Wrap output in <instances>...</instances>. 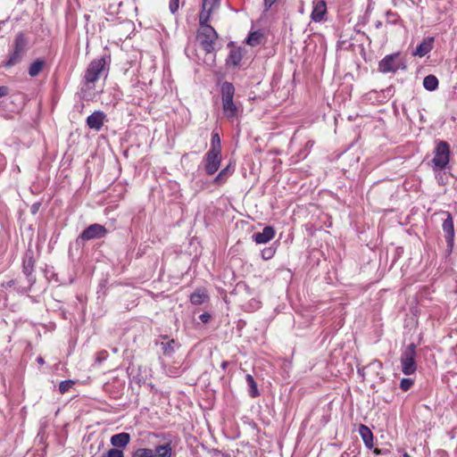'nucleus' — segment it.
Segmentation results:
<instances>
[{"mask_svg":"<svg viewBox=\"0 0 457 457\" xmlns=\"http://www.w3.org/2000/svg\"><path fill=\"white\" fill-rule=\"evenodd\" d=\"M29 49V38L23 32H19L12 42V50L3 66L9 69L21 62Z\"/></svg>","mask_w":457,"mask_h":457,"instance_id":"f257e3e1","label":"nucleus"},{"mask_svg":"<svg viewBox=\"0 0 457 457\" xmlns=\"http://www.w3.org/2000/svg\"><path fill=\"white\" fill-rule=\"evenodd\" d=\"M221 100L224 115L228 120H233L237 116L238 107L235 104L233 98L235 95V87L232 83L225 81L221 84Z\"/></svg>","mask_w":457,"mask_h":457,"instance_id":"f03ea898","label":"nucleus"},{"mask_svg":"<svg viewBox=\"0 0 457 457\" xmlns=\"http://www.w3.org/2000/svg\"><path fill=\"white\" fill-rule=\"evenodd\" d=\"M217 38L218 33L214 28L209 24V22L200 24V29L197 32V40L206 53L209 54L214 51V45Z\"/></svg>","mask_w":457,"mask_h":457,"instance_id":"7ed1b4c3","label":"nucleus"},{"mask_svg":"<svg viewBox=\"0 0 457 457\" xmlns=\"http://www.w3.org/2000/svg\"><path fill=\"white\" fill-rule=\"evenodd\" d=\"M434 157L432 162L435 168L438 170H445L450 162V145L446 141H436V147L434 149Z\"/></svg>","mask_w":457,"mask_h":457,"instance_id":"20e7f679","label":"nucleus"},{"mask_svg":"<svg viewBox=\"0 0 457 457\" xmlns=\"http://www.w3.org/2000/svg\"><path fill=\"white\" fill-rule=\"evenodd\" d=\"M105 67L106 60L104 57L91 61L84 75L86 85L89 86L90 84H95L100 79L102 73L105 70Z\"/></svg>","mask_w":457,"mask_h":457,"instance_id":"39448f33","label":"nucleus"},{"mask_svg":"<svg viewBox=\"0 0 457 457\" xmlns=\"http://www.w3.org/2000/svg\"><path fill=\"white\" fill-rule=\"evenodd\" d=\"M416 357V345L411 343L403 352L401 355L402 371L404 375L414 374L417 370V364L415 362Z\"/></svg>","mask_w":457,"mask_h":457,"instance_id":"423d86ee","label":"nucleus"},{"mask_svg":"<svg viewBox=\"0 0 457 457\" xmlns=\"http://www.w3.org/2000/svg\"><path fill=\"white\" fill-rule=\"evenodd\" d=\"M221 152L209 150L204 156V170L208 175H213L221 163Z\"/></svg>","mask_w":457,"mask_h":457,"instance_id":"0eeeda50","label":"nucleus"},{"mask_svg":"<svg viewBox=\"0 0 457 457\" xmlns=\"http://www.w3.org/2000/svg\"><path fill=\"white\" fill-rule=\"evenodd\" d=\"M108 231L104 226L95 223L88 226L82 231L79 237L83 241H88L96 238H102L107 235Z\"/></svg>","mask_w":457,"mask_h":457,"instance_id":"6e6552de","label":"nucleus"},{"mask_svg":"<svg viewBox=\"0 0 457 457\" xmlns=\"http://www.w3.org/2000/svg\"><path fill=\"white\" fill-rule=\"evenodd\" d=\"M220 6V0H202V9L199 13V24L210 21L212 12Z\"/></svg>","mask_w":457,"mask_h":457,"instance_id":"1a4fd4ad","label":"nucleus"},{"mask_svg":"<svg viewBox=\"0 0 457 457\" xmlns=\"http://www.w3.org/2000/svg\"><path fill=\"white\" fill-rule=\"evenodd\" d=\"M399 54V53H395L386 55L378 63L379 71L384 73L395 72L400 67V63L397 62Z\"/></svg>","mask_w":457,"mask_h":457,"instance_id":"9d476101","label":"nucleus"},{"mask_svg":"<svg viewBox=\"0 0 457 457\" xmlns=\"http://www.w3.org/2000/svg\"><path fill=\"white\" fill-rule=\"evenodd\" d=\"M383 363L378 360H374L370 362L367 366L362 369V377L365 379V377H369L370 379L378 378L379 380L383 379Z\"/></svg>","mask_w":457,"mask_h":457,"instance_id":"9b49d317","label":"nucleus"},{"mask_svg":"<svg viewBox=\"0 0 457 457\" xmlns=\"http://www.w3.org/2000/svg\"><path fill=\"white\" fill-rule=\"evenodd\" d=\"M445 214L446 219L443 222L442 228L443 231L445 232L447 245L453 247L454 240L453 219L450 212H446Z\"/></svg>","mask_w":457,"mask_h":457,"instance_id":"f8f14e48","label":"nucleus"},{"mask_svg":"<svg viewBox=\"0 0 457 457\" xmlns=\"http://www.w3.org/2000/svg\"><path fill=\"white\" fill-rule=\"evenodd\" d=\"M327 14V4L324 0L313 1L311 19L314 22H320L325 19Z\"/></svg>","mask_w":457,"mask_h":457,"instance_id":"ddd939ff","label":"nucleus"},{"mask_svg":"<svg viewBox=\"0 0 457 457\" xmlns=\"http://www.w3.org/2000/svg\"><path fill=\"white\" fill-rule=\"evenodd\" d=\"M106 115L102 111H96L87 118V125L89 129L99 131L105 120Z\"/></svg>","mask_w":457,"mask_h":457,"instance_id":"4468645a","label":"nucleus"},{"mask_svg":"<svg viewBox=\"0 0 457 457\" xmlns=\"http://www.w3.org/2000/svg\"><path fill=\"white\" fill-rule=\"evenodd\" d=\"M276 231L271 226H266L262 232L253 235V240L256 244H266L274 238Z\"/></svg>","mask_w":457,"mask_h":457,"instance_id":"2eb2a0df","label":"nucleus"},{"mask_svg":"<svg viewBox=\"0 0 457 457\" xmlns=\"http://www.w3.org/2000/svg\"><path fill=\"white\" fill-rule=\"evenodd\" d=\"M358 432L368 449L374 447V436L372 431L364 424H361L358 428Z\"/></svg>","mask_w":457,"mask_h":457,"instance_id":"dca6fc26","label":"nucleus"},{"mask_svg":"<svg viewBox=\"0 0 457 457\" xmlns=\"http://www.w3.org/2000/svg\"><path fill=\"white\" fill-rule=\"evenodd\" d=\"M434 37H427L416 47L414 55L423 57L433 49Z\"/></svg>","mask_w":457,"mask_h":457,"instance_id":"f3484780","label":"nucleus"},{"mask_svg":"<svg viewBox=\"0 0 457 457\" xmlns=\"http://www.w3.org/2000/svg\"><path fill=\"white\" fill-rule=\"evenodd\" d=\"M164 341L161 343L162 353L164 355H171L175 353V348L179 346V344L174 339H169V337L164 335L161 337Z\"/></svg>","mask_w":457,"mask_h":457,"instance_id":"a211bd4d","label":"nucleus"},{"mask_svg":"<svg viewBox=\"0 0 457 457\" xmlns=\"http://www.w3.org/2000/svg\"><path fill=\"white\" fill-rule=\"evenodd\" d=\"M130 441V436L128 433L122 432L113 435L111 437V444L117 448H125Z\"/></svg>","mask_w":457,"mask_h":457,"instance_id":"6ab92c4d","label":"nucleus"},{"mask_svg":"<svg viewBox=\"0 0 457 457\" xmlns=\"http://www.w3.org/2000/svg\"><path fill=\"white\" fill-rule=\"evenodd\" d=\"M234 172V167L232 163L229 162L224 169H222L219 174L215 177L213 182L217 185L224 184L229 176H231Z\"/></svg>","mask_w":457,"mask_h":457,"instance_id":"aec40b11","label":"nucleus"},{"mask_svg":"<svg viewBox=\"0 0 457 457\" xmlns=\"http://www.w3.org/2000/svg\"><path fill=\"white\" fill-rule=\"evenodd\" d=\"M243 58L241 48H233L230 50L229 55L227 59V64L237 67Z\"/></svg>","mask_w":457,"mask_h":457,"instance_id":"412c9836","label":"nucleus"},{"mask_svg":"<svg viewBox=\"0 0 457 457\" xmlns=\"http://www.w3.org/2000/svg\"><path fill=\"white\" fill-rule=\"evenodd\" d=\"M208 298V295L206 294V290L204 288H197L194 293L190 295V302L194 305L202 304Z\"/></svg>","mask_w":457,"mask_h":457,"instance_id":"4be33fe9","label":"nucleus"},{"mask_svg":"<svg viewBox=\"0 0 457 457\" xmlns=\"http://www.w3.org/2000/svg\"><path fill=\"white\" fill-rule=\"evenodd\" d=\"M154 457H171L172 456V447L171 442H168L162 445H157L154 450Z\"/></svg>","mask_w":457,"mask_h":457,"instance_id":"5701e85b","label":"nucleus"},{"mask_svg":"<svg viewBox=\"0 0 457 457\" xmlns=\"http://www.w3.org/2000/svg\"><path fill=\"white\" fill-rule=\"evenodd\" d=\"M46 66V62L43 59H37L30 63L28 69L29 75L32 78L37 77Z\"/></svg>","mask_w":457,"mask_h":457,"instance_id":"b1692460","label":"nucleus"},{"mask_svg":"<svg viewBox=\"0 0 457 457\" xmlns=\"http://www.w3.org/2000/svg\"><path fill=\"white\" fill-rule=\"evenodd\" d=\"M246 383L249 386L248 394L252 398H256L260 395L257 384L251 374H247L245 377Z\"/></svg>","mask_w":457,"mask_h":457,"instance_id":"393cba45","label":"nucleus"},{"mask_svg":"<svg viewBox=\"0 0 457 457\" xmlns=\"http://www.w3.org/2000/svg\"><path fill=\"white\" fill-rule=\"evenodd\" d=\"M423 86L428 91H434L438 87V79L435 75H428L423 79Z\"/></svg>","mask_w":457,"mask_h":457,"instance_id":"a878e982","label":"nucleus"},{"mask_svg":"<svg viewBox=\"0 0 457 457\" xmlns=\"http://www.w3.org/2000/svg\"><path fill=\"white\" fill-rule=\"evenodd\" d=\"M263 37V35L260 31H253L251 32L247 38H246V44L251 46H256L262 43V39Z\"/></svg>","mask_w":457,"mask_h":457,"instance_id":"bb28decb","label":"nucleus"},{"mask_svg":"<svg viewBox=\"0 0 457 457\" xmlns=\"http://www.w3.org/2000/svg\"><path fill=\"white\" fill-rule=\"evenodd\" d=\"M386 21L387 24L390 25H396V24H403V20L401 19L400 15L397 12L387 11L386 12Z\"/></svg>","mask_w":457,"mask_h":457,"instance_id":"cd10ccee","label":"nucleus"},{"mask_svg":"<svg viewBox=\"0 0 457 457\" xmlns=\"http://www.w3.org/2000/svg\"><path fill=\"white\" fill-rule=\"evenodd\" d=\"M209 150L221 152V141L218 132H212L211 139V148Z\"/></svg>","mask_w":457,"mask_h":457,"instance_id":"c85d7f7f","label":"nucleus"},{"mask_svg":"<svg viewBox=\"0 0 457 457\" xmlns=\"http://www.w3.org/2000/svg\"><path fill=\"white\" fill-rule=\"evenodd\" d=\"M35 261L32 256L24 260L23 262V272L27 277L31 276L34 271Z\"/></svg>","mask_w":457,"mask_h":457,"instance_id":"c756f323","label":"nucleus"},{"mask_svg":"<svg viewBox=\"0 0 457 457\" xmlns=\"http://www.w3.org/2000/svg\"><path fill=\"white\" fill-rule=\"evenodd\" d=\"M132 457H154V450L150 448H138L133 453Z\"/></svg>","mask_w":457,"mask_h":457,"instance_id":"7c9ffc66","label":"nucleus"},{"mask_svg":"<svg viewBox=\"0 0 457 457\" xmlns=\"http://www.w3.org/2000/svg\"><path fill=\"white\" fill-rule=\"evenodd\" d=\"M75 385V381L71 379L63 380L59 384V392L61 395H64L69 392L70 389Z\"/></svg>","mask_w":457,"mask_h":457,"instance_id":"2f4dec72","label":"nucleus"},{"mask_svg":"<svg viewBox=\"0 0 457 457\" xmlns=\"http://www.w3.org/2000/svg\"><path fill=\"white\" fill-rule=\"evenodd\" d=\"M414 382L412 379L411 378H403L400 382V388L406 392L408 391L412 386H413Z\"/></svg>","mask_w":457,"mask_h":457,"instance_id":"473e14b6","label":"nucleus"},{"mask_svg":"<svg viewBox=\"0 0 457 457\" xmlns=\"http://www.w3.org/2000/svg\"><path fill=\"white\" fill-rule=\"evenodd\" d=\"M274 254H275V249L272 247H267L262 251V256L264 260L271 259L274 256Z\"/></svg>","mask_w":457,"mask_h":457,"instance_id":"72a5a7b5","label":"nucleus"},{"mask_svg":"<svg viewBox=\"0 0 457 457\" xmlns=\"http://www.w3.org/2000/svg\"><path fill=\"white\" fill-rule=\"evenodd\" d=\"M105 457H124V453L120 449L112 448L107 452Z\"/></svg>","mask_w":457,"mask_h":457,"instance_id":"f704fd0d","label":"nucleus"},{"mask_svg":"<svg viewBox=\"0 0 457 457\" xmlns=\"http://www.w3.org/2000/svg\"><path fill=\"white\" fill-rule=\"evenodd\" d=\"M179 2V0H170V1L169 8L172 13H175L178 11Z\"/></svg>","mask_w":457,"mask_h":457,"instance_id":"c9c22d12","label":"nucleus"},{"mask_svg":"<svg viewBox=\"0 0 457 457\" xmlns=\"http://www.w3.org/2000/svg\"><path fill=\"white\" fill-rule=\"evenodd\" d=\"M277 2V0H263V6L265 11L270 9V7Z\"/></svg>","mask_w":457,"mask_h":457,"instance_id":"e433bc0d","label":"nucleus"},{"mask_svg":"<svg viewBox=\"0 0 457 457\" xmlns=\"http://www.w3.org/2000/svg\"><path fill=\"white\" fill-rule=\"evenodd\" d=\"M199 320L203 323H207L211 320V315L208 312H204L199 316Z\"/></svg>","mask_w":457,"mask_h":457,"instance_id":"4c0bfd02","label":"nucleus"},{"mask_svg":"<svg viewBox=\"0 0 457 457\" xmlns=\"http://www.w3.org/2000/svg\"><path fill=\"white\" fill-rule=\"evenodd\" d=\"M8 95V88L4 86H0V97L5 96Z\"/></svg>","mask_w":457,"mask_h":457,"instance_id":"58836bf2","label":"nucleus"},{"mask_svg":"<svg viewBox=\"0 0 457 457\" xmlns=\"http://www.w3.org/2000/svg\"><path fill=\"white\" fill-rule=\"evenodd\" d=\"M373 453H374L376 455H380V454H382V451H381L380 449H378V448H375V449L373 450Z\"/></svg>","mask_w":457,"mask_h":457,"instance_id":"ea45409f","label":"nucleus"},{"mask_svg":"<svg viewBox=\"0 0 457 457\" xmlns=\"http://www.w3.org/2000/svg\"><path fill=\"white\" fill-rule=\"evenodd\" d=\"M375 27L377 29H379L382 27V21H378L376 23H375Z\"/></svg>","mask_w":457,"mask_h":457,"instance_id":"a19ab883","label":"nucleus"},{"mask_svg":"<svg viewBox=\"0 0 457 457\" xmlns=\"http://www.w3.org/2000/svg\"><path fill=\"white\" fill-rule=\"evenodd\" d=\"M228 362L227 361H223V362L221 363V368H222L223 370H225V369L228 367Z\"/></svg>","mask_w":457,"mask_h":457,"instance_id":"79ce46f5","label":"nucleus"},{"mask_svg":"<svg viewBox=\"0 0 457 457\" xmlns=\"http://www.w3.org/2000/svg\"><path fill=\"white\" fill-rule=\"evenodd\" d=\"M37 362H38L39 364H44V363H45V361H44V359H43L42 357H38V358L37 359Z\"/></svg>","mask_w":457,"mask_h":457,"instance_id":"37998d69","label":"nucleus"},{"mask_svg":"<svg viewBox=\"0 0 457 457\" xmlns=\"http://www.w3.org/2000/svg\"><path fill=\"white\" fill-rule=\"evenodd\" d=\"M403 457H411L408 453H403Z\"/></svg>","mask_w":457,"mask_h":457,"instance_id":"c03bdc74","label":"nucleus"},{"mask_svg":"<svg viewBox=\"0 0 457 457\" xmlns=\"http://www.w3.org/2000/svg\"><path fill=\"white\" fill-rule=\"evenodd\" d=\"M32 208H33V212H36V210L37 209V207H36V205L34 204V205L32 206Z\"/></svg>","mask_w":457,"mask_h":457,"instance_id":"a18cd8bd","label":"nucleus"},{"mask_svg":"<svg viewBox=\"0 0 457 457\" xmlns=\"http://www.w3.org/2000/svg\"><path fill=\"white\" fill-rule=\"evenodd\" d=\"M101 457H105V455H103V456H101Z\"/></svg>","mask_w":457,"mask_h":457,"instance_id":"49530a36","label":"nucleus"}]
</instances>
